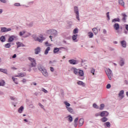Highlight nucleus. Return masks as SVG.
Wrapping results in <instances>:
<instances>
[{"label":"nucleus","mask_w":128,"mask_h":128,"mask_svg":"<svg viewBox=\"0 0 128 128\" xmlns=\"http://www.w3.org/2000/svg\"><path fill=\"white\" fill-rule=\"evenodd\" d=\"M71 70L76 74V76H84V70H80V69H77L76 68H72Z\"/></svg>","instance_id":"obj_1"},{"label":"nucleus","mask_w":128,"mask_h":128,"mask_svg":"<svg viewBox=\"0 0 128 128\" xmlns=\"http://www.w3.org/2000/svg\"><path fill=\"white\" fill-rule=\"evenodd\" d=\"M106 72L108 79L110 80H112V72L110 68H108L106 70Z\"/></svg>","instance_id":"obj_2"},{"label":"nucleus","mask_w":128,"mask_h":128,"mask_svg":"<svg viewBox=\"0 0 128 128\" xmlns=\"http://www.w3.org/2000/svg\"><path fill=\"white\" fill-rule=\"evenodd\" d=\"M46 40V38L44 37V36L40 35L39 37H36L34 38V40L36 42H42L44 40Z\"/></svg>","instance_id":"obj_3"},{"label":"nucleus","mask_w":128,"mask_h":128,"mask_svg":"<svg viewBox=\"0 0 128 128\" xmlns=\"http://www.w3.org/2000/svg\"><path fill=\"white\" fill-rule=\"evenodd\" d=\"M74 12L76 14V18H77L78 20H80V13L78 12V6L74 7Z\"/></svg>","instance_id":"obj_4"},{"label":"nucleus","mask_w":128,"mask_h":128,"mask_svg":"<svg viewBox=\"0 0 128 128\" xmlns=\"http://www.w3.org/2000/svg\"><path fill=\"white\" fill-rule=\"evenodd\" d=\"M28 60L31 62V66L32 67H34L36 66V62L34 58L29 57Z\"/></svg>","instance_id":"obj_5"},{"label":"nucleus","mask_w":128,"mask_h":128,"mask_svg":"<svg viewBox=\"0 0 128 128\" xmlns=\"http://www.w3.org/2000/svg\"><path fill=\"white\" fill-rule=\"evenodd\" d=\"M48 34H51L52 36H56V34H58L56 30H50L48 31Z\"/></svg>","instance_id":"obj_6"},{"label":"nucleus","mask_w":128,"mask_h":128,"mask_svg":"<svg viewBox=\"0 0 128 128\" xmlns=\"http://www.w3.org/2000/svg\"><path fill=\"white\" fill-rule=\"evenodd\" d=\"M12 30V28H1V32H10Z\"/></svg>","instance_id":"obj_7"},{"label":"nucleus","mask_w":128,"mask_h":128,"mask_svg":"<svg viewBox=\"0 0 128 128\" xmlns=\"http://www.w3.org/2000/svg\"><path fill=\"white\" fill-rule=\"evenodd\" d=\"M108 116V112L106 111H103L100 113V116L102 118L104 116Z\"/></svg>","instance_id":"obj_8"},{"label":"nucleus","mask_w":128,"mask_h":128,"mask_svg":"<svg viewBox=\"0 0 128 128\" xmlns=\"http://www.w3.org/2000/svg\"><path fill=\"white\" fill-rule=\"evenodd\" d=\"M42 74L44 75V76H48V72H46V70L45 69H42Z\"/></svg>","instance_id":"obj_9"},{"label":"nucleus","mask_w":128,"mask_h":128,"mask_svg":"<svg viewBox=\"0 0 128 128\" xmlns=\"http://www.w3.org/2000/svg\"><path fill=\"white\" fill-rule=\"evenodd\" d=\"M68 62L70 64H78V62H76V60H68Z\"/></svg>","instance_id":"obj_10"},{"label":"nucleus","mask_w":128,"mask_h":128,"mask_svg":"<svg viewBox=\"0 0 128 128\" xmlns=\"http://www.w3.org/2000/svg\"><path fill=\"white\" fill-rule=\"evenodd\" d=\"M120 44L123 48H126V40H123L120 42Z\"/></svg>","instance_id":"obj_11"},{"label":"nucleus","mask_w":128,"mask_h":128,"mask_svg":"<svg viewBox=\"0 0 128 128\" xmlns=\"http://www.w3.org/2000/svg\"><path fill=\"white\" fill-rule=\"evenodd\" d=\"M66 108H67L68 112H70V114H74V110L72 109V108L68 106H66Z\"/></svg>","instance_id":"obj_12"},{"label":"nucleus","mask_w":128,"mask_h":128,"mask_svg":"<svg viewBox=\"0 0 128 128\" xmlns=\"http://www.w3.org/2000/svg\"><path fill=\"white\" fill-rule=\"evenodd\" d=\"M34 50L36 54H38L40 52V48L37 47Z\"/></svg>","instance_id":"obj_13"},{"label":"nucleus","mask_w":128,"mask_h":128,"mask_svg":"<svg viewBox=\"0 0 128 128\" xmlns=\"http://www.w3.org/2000/svg\"><path fill=\"white\" fill-rule=\"evenodd\" d=\"M114 28L116 30H120V24H115L114 25Z\"/></svg>","instance_id":"obj_14"},{"label":"nucleus","mask_w":128,"mask_h":128,"mask_svg":"<svg viewBox=\"0 0 128 128\" xmlns=\"http://www.w3.org/2000/svg\"><path fill=\"white\" fill-rule=\"evenodd\" d=\"M16 44L18 46V48H24V44L20 42H17Z\"/></svg>","instance_id":"obj_15"},{"label":"nucleus","mask_w":128,"mask_h":128,"mask_svg":"<svg viewBox=\"0 0 128 128\" xmlns=\"http://www.w3.org/2000/svg\"><path fill=\"white\" fill-rule=\"evenodd\" d=\"M124 90H122L121 91H120L118 96H120L121 98H124Z\"/></svg>","instance_id":"obj_16"},{"label":"nucleus","mask_w":128,"mask_h":128,"mask_svg":"<svg viewBox=\"0 0 128 128\" xmlns=\"http://www.w3.org/2000/svg\"><path fill=\"white\" fill-rule=\"evenodd\" d=\"M84 118H80L79 120V125L80 126H82L84 124Z\"/></svg>","instance_id":"obj_17"},{"label":"nucleus","mask_w":128,"mask_h":128,"mask_svg":"<svg viewBox=\"0 0 128 128\" xmlns=\"http://www.w3.org/2000/svg\"><path fill=\"white\" fill-rule=\"evenodd\" d=\"M15 38L16 37L14 36H10L8 40V42H12L14 40Z\"/></svg>","instance_id":"obj_18"},{"label":"nucleus","mask_w":128,"mask_h":128,"mask_svg":"<svg viewBox=\"0 0 128 128\" xmlns=\"http://www.w3.org/2000/svg\"><path fill=\"white\" fill-rule=\"evenodd\" d=\"M122 20L124 22H126V15L125 14H122Z\"/></svg>","instance_id":"obj_19"},{"label":"nucleus","mask_w":128,"mask_h":128,"mask_svg":"<svg viewBox=\"0 0 128 128\" xmlns=\"http://www.w3.org/2000/svg\"><path fill=\"white\" fill-rule=\"evenodd\" d=\"M50 47L48 46L47 48L45 50L44 54H48V52H50Z\"/></svg>","instance_id":"obj_20"},{"label":"nucleus","mask_w":128,"mask_h":128,"mask_svg":"<svg viewBox=\"0 0 128 128\" xmlns=\"http://www.w3.org/2000/svg\"><path fill=\"white\" fill-rule=\"evenodd\" d=\"M24 106H21L18 110V112L20 113V114H22V111L24 110Z\"/></svg>","instance_id":"obj_21"},{"label":"nucleus","mask_w":128,"mask_h":128,"mask_svg":"<svg viewBox=\"0 0 128 128\" xmlns=\"http://www.w3.org/2000/svg\"><path fill=\"white\" fill-rule=\"evenodd\" d=\"M78 84H79L80 86H84L86 85L84 84V83L82 81H78Z\"/></svg>","instance_id":"obj_22"},{"label":"nucleus","mask_w":128,"mask_h":128,"mask_svg":"<svg viewBox=\"0 0 128 128\" xmlns=\"http://www.w3.org/2000/svg\"><path fill=\"white\" fill-rule=\"evenodd\" d=\"M0 40L2 42H6V37L4 36H2L0 38Z\"/></svg>","instance_id":"obj_23"},{"label":"nucleus","mask_w":128,"mask_h":128,"mask_svg":"<svg viewBox=\"0 0 128 128\" xmlns=\"http://www.w3.org/2000/svg\"><path fill=\"white\" fill-rule=\"evenodd\" d=\"M92 30L93 32H94V34H96L98 32V29H96V28H92Z\"/></svg>","instance_id":"obj_24"},{"label":"nucleus","mask_w":128,"mask_h":128,"mask_svg":"<svg viewBox=\"0 0 128 128\" xmlns=\"http://www.w3.org/2000/svg\"><path fill=\"white\" fill-rule=\"evenodd\" d=\"M18 78H23V76H25L24 74V73H20L18 76H16Z\"/></svg>","instance_id":"obj_25"},{"label":"nucleus","mask_w":128,"mask_h":128,"mask_svg":"<svg viewBox=\"0 0 128 128\" xmlns=\"http://www.w3.org/2000/svg\"><path fill=\"white\" fill-rule=\"evenodd\" d=\"M88 36L90 38H92L94 37V33H92V32H88Z\"/></svg>","instance_id":"obj_26"},{"label":"nucleus","mask_w":128,"mask_h":128,"mask_svg":"<svg viewBox=\"0 0 128 128\" xmlns=\"http://www.w3.org/2000/svg\"><path fill=\"white\" fill-rule=\"evenodd\" d=\"M101 122H106L108 120V118L106 117H104L100 119Z\"/></svg>","instance_id":"obj_27"},{"label":"nucleus","mask_w":128,"mask_h":128,"mask_svg":"<svg viewBox=\"0 0 128 128\" xmlns=\"http://www.w3.org/2000/svg\"><path fill=\"white\" fill-rule=\"evenodd\" d=\"M78 38V34H76L72 36V38L73 40H76V38Z\"/></svg>","instance_id":"obj_28"},{"label":"nucleus","mask_w":128,"mask_h":128,"mask_svg":"<svg viewBox=\"0 0 128 128\" xmlns=\"http://www.w3.org/2000/svg\"><path fill=\"white\" fill-rule=\"evenodd\" d=\"M60 50V48H55L54 50V54H56V52H58Z\"/></svg>","instance_id":"obj_29"},{"label":"nucleus","mask_w":128,"mask_h":128,"mask_svg":"<svg viewBox=\"0 0 128 128\" xmlns=\"http://www.w3.org/2000/svg\"><path fill=\"white\" fill-rule=\"evenodd\" d=\"M12 78L13 80V81L14 82H15L16 84H18V78H14V77H12Z\"/></svg>","instance_id":"obj_30"},{"label":"nucleus","mask_w":128,"mask_h":128,"mask_svg":"<svg viewBox=\"0 0 128 128\" xmlns=\"http://www.w3.org/2000/svg\"><path fill=\"white\" fill-rule=\"evenodd\" d=\"M0 72H4V74H6V72H8V70H6V69L0 68Z\"/></svg>","instance_id":"obj_31"},{"label":"nucleus","mask_w":128,"mask_h":128,"mask_svg":"<svg viewBox=\"0 0 128 128\" xmlns=\"http://www.w3.org/2000/svg\"><path fill=\"white\" fill-rule=\"evenodd\" d=\"M104 124L108 127V128H110V123L108 122H106L104 123Z\"/></svg>","instance_id":"obj_32"},{"label":"nucleus","mask_w":128,"mask_h":128,"mask_svg":"<svg viewBox=\"0 0 128 128\" xmlns=\"http://www.w3.org/2000/svg\"><path fill=\"white\" fill-rule=\"evenodd\" d=\"M118 3L120 4H121V6H124V0H120Z\"/></svg>","instance_id":"obj_33"},{"label":"nucleus","mask_w":128,"mask_h":128,"mask_svg":"<svg viewBox=\"0 0 128 128\" xmlns=\"http://www.w3.org/2000/svg\"><path fill=\"white\" fill-rule=\"evenodd\" d=\"M64 104L65 106H67L68 108V106H70V103L66 101H65L64 102Z\"/></svg>","instance_id":"obj_34"},{"label":"nucleus","mask_w":128,"mask_h":128,"mask_svg":"<svg viewBox=\"0 0 128 128\" xmlns=\"http://www.w3.org/2000/svg\"><path fill=\"white\" fill-rule=\"evenodd\" d=\"M120 18H114L112 20V22H120Z\"/></svg>","instance_id":"obj_35"},{"label":"nucleus","mask_w":128,"mask_h":128,"mask_svg":"<svg viewBox=\"0 0 128 128\" xmlns=\"http://www.w3.org/2000/svg\"><path fill=\"white\" fill-rule=\"evenodd\" d=\"M6 84V82L2 80L1 82H0V86H4V84Z\"/></svg>","instance_id":"obj_36"},{"label":"nucleus","mask_w":128,"mask_h":128,"mask_svg":"<svg viewBox=\"0 0 128 128\" xmlns=\"http://www.w3.org/2000/svg\"><path fill=\"white\" fill-rule=\"evenodd\" d=\"M120 64L121 66H122L124 64V60H120Z\"/></svg>","instance_id":"obj_37"},{"label":"nucleus","mask_w":128,"mask_h":128,"mask_svg":"<svg viewBox=\"0 0 128 128\" xmlns=\"http://www.w3.org/2000/svg\"><path fill=\"white\" fill-rule=\"evenodd\" d=\"M5 47L6 48H10V44L8 43L6 44H5Z\"/></svg>","instance_id":"obj_38"},{"label":"nucleus","mask_w":128,"mask_h":128,"mask_svg":"<svg viewBox=\"0 0 128 128\" xmlns=\"http://www.w3.org/2000/svg\"><path fill=\"white\" fill-rule=\"evenodd\" d=\"M26 34V31H22V32H20V36H24Z\"/></svg>","instance_id":"obj_39"},{"label":"nucleus","mask_w":128,"mask_h":128,"mask_svg":"<svg viewBox=\"0 0 128 128\" xmlns=\"http://www.w3.org/2000/svg\"><path fill=\"white\" fill-rule=\"evenodd\" d=\"M104 104H101L100 110H104Z\"/></svg>","instance_id":"obj_40"},{"label":"nucleus","mask_w":128,"mask_h":128,"mask_svg":"<svg viewBox=\"0 0 128 128\" xmlns=\"http://www.w3.org/2000/svg\"><path fill=\"white\" fill-rule=\"evenodd\" d=\"M96 72V70L94 68L92 69L91 70V73L92 74L93 76H94V72Z\"/></svg>","instance_id":"obj_41"},{"label":"nucleus","mask_w":128,"mask_h":128,"mask_svg":"<svg viewBox=\"0 0 128 128\" xmlns=\"http://www.w3.org/2000/svg\"><path fill=\"white\" fill-rule=\"evenodd\" d=\"M106 16L108 18V20H110V12H108L106 13Z\"/></svg>","instance_id":"obj_42"},{"label":"nucleus","mask_w":128,"mask_h":128,"mask_svg":"<svg viewBox=\"0 0 128 128\" xmlns=\"http://www.w3.org/2000/svg\"><path fill=\"white\" fill-rule=\"evenodd\" d=\"M68 120H69L70 122H72V116H70Z\"/></svg>","instance_id":"obj_43"},{"label":"nucleus","mask_w":128,"mask_h":128,"mask_svg":"<svg viewBox=\"0 0 128 128\" xmlns=\"http://www.w3.org/2000/svg\"><path fill=\"white\" fill-rule=\"evenodd\" d=\"M42 92H45V94H48V92L46 89L42 88Z\"/></svg>","instance_id":"obj_44"},{"label":"nucleus","mask_w":128,"mask_h":128,"mask_svg":"<svg viewBox=\"0 0 128 128\" xmlns=\"http://www.w3.org/2000/svg\"><path fill=\"white\" fill-rule=\"evenodd\" d=\"M93 106L94 108H98V105H96V104H93Z\"/></svg>","instance_id":"obj_45"},{"label":"nucleus","mask_w":128,"mask_h":128,"mask_svg":"<svg viewBox=\"0 0 128 128\" xmlns=\"http://www.w3.org/2000/svg\"><path fill=\"white\" fill-rule=\"evenodd\" d=\"M111 87H112V86L110 84H108L106 86V88H110Z\"/></svg>","instance_id":"obj_46"},{"label":"nucleus","mask_w":128,"mask_h":128,"mask_svg":"<svg viewBox=\"0 0 128 128\" xmlns=\"http://www.w3.org/2000/svg\"><path fill=\"white\" fill-rule=\"evenodd\" d=\"M74 34H78V30L75 28L73 31Z\"/></svg>","instance_id":"obj_47"},{"label":"nucleus","mask_w":128,"mask_h":128,"mask_svg":"<svg viewBox=\"0 0 128 128\" xmlns=\"http://www.w3.org/2000/svg\"><path fill=\"white\" fill-rule=\"evenodd\" d=\"M14 6H20V4H19V3H16L14 4Z\"/></svg>","instance_id":"obj_48"},{"label":"nucleus","mask_w":128,"mask_h":128,"mask_svg":"<svg viewBox=\"0 0 128 128\" xmlns=\"http://www.w3.org/2000/svg\"><path fill=\"white\" fill-rule=\"evenodd\" d=\"M78 118H76L74 120V122H78Z\"/></svg>","instance_id":"obj_49"},{"label":"nucleus","mask_w":128,"mask_h":128,"mask_svg":"<svg viewBox=\"0 0 128 128\" xmlns=\"http://www.w3.org/2000/svg\"><path fill=\"white\" fill-rule=\"evenodd\" d=\"M10 100H16V98H14V96H11Z\"/></svg>","instance_id":"obj_50"},{"label":"nucleus","mask_w":128,"mask_h":128,"mask_svg":"<svg viewBox=\"0 0 128 128\" xmlns=\"http://www.w3.org/2000/svg\"><path fill=\"white\" fill-rule=\"evenodd\" d=\"M74 126L76 128L78 126V122H74Z\"/></svg>","instance_id":"obj_51"},{"label":"nucleus","mask_w":128,"mask_h":128,"mask_svg":"<svg viewBox=\"0 0 128 128\" xmlns=\"http://www.w3.org/2000/svg\"><path fill=\"white\" fill-rule=\"evenodd\" d=\"M45 44L46 46H50V44H48V42H45Z\"/></svg>","instance_id":"obj_52"},{"label":"nucleus","mask_w":128,"mask_h":128,"mask_svg":"<svg viewBox=\"0 0 128 128\" xmlns=\"http://www.w3.org/2000/svg\"><path fill=\"white\" fill-rule=\"evenodd\" d=\"M22 82H26V79H23V80H22Z\"/></svg>","instance_id":"obj_53"},{"label":"nucleus","mask_w":128,"mask_h":128,"mask_svg":"<svg viewBox=\"0 0 128 128\" xmlns=\"http://www.w3.org/2000/svg\"><path fill=\"white\" fill-rule=\"evenodd\" d=\"M39 106H40L42 108H43L44 106H43L42 104L40 103V104H39Z\"/></svg>","instance_id":"obj_54"},{"label":"nucleus","mask_w":128,"mask_h":128,"mask_svg":"<svg viewBox=\"0 0 128 128\" xmlns=\"http://www.w3.org/2000/svg\"><path fill=\"white\" fill-rule=\"evenodd\" d=\"M0 2H4V3L6 2V0H0Z\"/></svg>","instance_id":"obj_55"},{"label":"nucleus","mask_w":128,"mask_h":128,"mask_svg":"<svg viewBox=\"0 0 128 128\" xmlns=\"http://www.w3.org/2000/svg\"><path fill=\"white\" fill-rule=\"evenodd\" d=\"M50 70L51 72H54V68H52V67H50Z\"/></svg>","instance_id":"obj_56"},{"label":"nucleus","mask_w":128,"mask_h":128,"mask_svg":"<svg viewBox=\"0 0 128 128\" xmlns=\"http://www.w3.org/2000/svg\"><path fill=\"white\" fill-rule=\"evenodd\" d=\"M16 58V54H14L12 56V58Z\"/></svg>","instance_id":"obj_57"},{"label":"nucleus","mask_w":128,"mask_h":128,"mask_svg":"<svg viewBox=\"0 0 128 128\" xmlns=\"http://www.w3.org/2000/svg\"><path fill=\"white\" fill-rule=\"evenodd\" d=\"M103 32H104V34H106V30H103Z\"/></svg>","instance_id":"obj_58"},{"label":"nucleus","mask_w":128,"mask_h":128,"mask_svg":"<svg viewBox=\"0 0 128 128\" xmlns=\"http://www.w3.org/2000/svg\"><path fill=\"white\" fill-rule=\"evenodd\" d=\"M49 38H50V40H51V41H52V36H49Z\"/></svg>","instance_id":"obj_59"},{"label":"nucleus","mask_w":128,"mask_h":128,"mask_svg":"<svg viewBox=\"0 0 128 128\" xmlns=\"http://www.w3.org/2000/svg\"><path fill=\"white\" fill-rule=\"evenodd\" d=\"M100 116V114H96V116Z\"/></svg>","instance_id":"obj_60"},{"label":"nucleus","mask_w":128,"mask_h":128,"mask_svg":"<svg viewBox=\"0 0 128 128\" xmlns=\"http://www.w3.org/2000/svg\"><path fill=\"white\" fill-rule=\"evenodd\" d=\"M24 122H28V120H26V119H24Z\"/></svg>","instance_id":"obj_61"},{"label":"nucleus","mask_w":128,"mask_h":128,"mask_svg":"<svg viewBox=\"0 0 128 128\" xmlns=\"http://www.w3.org/2000/svg\"><path fill=\"white\" fill-rule=\"evenodd\" d=\"M33 84H34V86H36V82H33Z\"/></svg>","instance_id":"obj_62"},{"label":"nucleus","mask_w":128,"mask_h":128,"mask_svg":"<svg viewBox=\"0 0 128 128\" xmlns=\"http://www.w3.org/2000/svg\"><path fill=\"white\" fill-rule=\"evenodd\" d=\"M2 10H0V14H2Z\"/></svg>","instance_id":"obj_63"},{"label":"nucleus","mask_w":128,"mask_h":128,"mask_svg":"<svg viewBox=\"0 0 128 128\" xmlns=\"http://www.w3.org/2000/svg\"><path fill=\"white\" fill-rule=\"evenodd\" d=\"M126 94L127 96H128V92H126Z\"/></svg>","instance_id":"obj_64"}]
</instances>
